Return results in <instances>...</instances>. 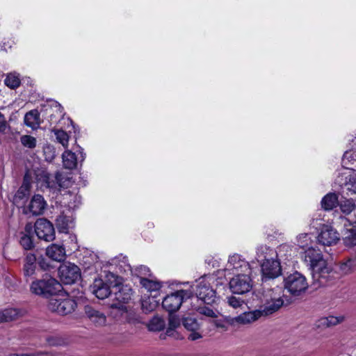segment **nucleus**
<instances>
[{"mask_svg": "<svg viewBox=\"0 0 356 356\" xmlns=\"http://www.w3.org/2000/svg\"><path fill=\"white\" fill-rule=\"evenodd\" d=\"M32 231H33L32 224L27 223L24 227V232H22L21 234H27L31 235Z\"/></svg>", "mask_w": 356, "mask_h": 356, "instance_id": "4d7b16f0", "label": "nucleus"}, {"mask_svg": "<svg viewBox=\"0 0 356 356\" xmlns=\"http://www.w3.org/2000/svg\"><path fill=\"white\" fill-rule=\"evenodd\" d=\"M284 283L285 289L293 296L302 295L309 286L306 277L297 271L286 277Z\"/></svg>", "mask_w": 356, "mask_h": 356, "instance_id": "423d86ee", "label": "nucleus"}, {"mask_svg": "<svg viewBox=\"0 0 356 356\" xmlns=\"http://www.w3.org/2000/svg\"><path fill=\"white\" fill-rule=\"evenodd\" d=\"M229 286L234 293L243 294L252 289V280L248 275H237L230 280Z\"/></svg>", "mask_w": 356, "mask_h": 356, "instance_id": "4468645a", "label": "nucleus"}, {"mask_svg": "<svg viewBox=\"0 0 356 356\" xmlns=\"http://www.w3.org/2000/svg\"><path fill=\"white\" fill-rule=\"evenodd\" d=\"M60 281L64 284H72L81 279L80 268H58Z\"/></svg>", "mask_w": 356, "mask_h": 356, "instance_id": "aec40b11", "label": "nucleus"}, {"mask_svg": "<svg viewBox=\"0 0 356 356\" xmlns=\"http://www.w3.org/2000/svg\"><path fill=\"white\" fill-rule=\"evenodd\" d=\"M228 264L233 267L250 266L249 262L246 261L242 255L236 253L233 254L229 257Z\"/></svg>", "mask_w": 356, "mask_h": 356, "instance_id": "72a5a7b5", "label": "nucleus"}, {"mask_svg": "<svg viewBox=\"0 0 356 356\" xmlns=\"http://www.w3.org/2000/svg\"><path fill=\"white\" fill-rule=\"evenodd\" d=\"M297 244L302 248L308 247L312 244V238L309 234H301L297 236Z\"/></svg>", "mask_w": 356, "mask_h": 356, "instance_id": "37998d69", "label": "nucleus"}, {"mask_svg": "<svg viewBox=\"0 0 356 356\" xmlns=\"http://www.w3.org/2000/svg\"><path fill=\"white\" fill-rule=\"evenodd\" d=\"M140 283L147 292L159 291L162 287V283L158 280H152L147 278H140Z\"/></svg>", "mask_w": 356, "mask_h": 356, "instance_id": "2f4dec72", "label": "nucleus"}, {"mask_svg": "<svg viewBox=\"0 0 356 356\" xmlns=\"http://www.w3.org/2000/svg\"><path fill=\"white\" fill-rule=\"evenodd\" d=\"M343 265L344 267H356V256L348 258Z\"/></svg>", "mask_w": 356, "mask_h": 356, "instance_id": "864d4df0", "label": "nucleus"}, {"mask_svg": "<svg viewBox=\"0 0 356 356\" xmlns=\"http://www.w3.org/2000/svg\"><path fill=\"white\" fill-rule=\"evenodd\" d=\"M56 226L60 233L67 234L74 226L72 212L68 210L67 213H60L56 220Z\"/></svg>", "mask_w": 356, "mask_h": 356, "instance_id": "a211bd4d", "label": "nucleus"}, {"mask_svg": "<svg viewBox=\"0 0 356 356\" xmlns=\"http://www.w3.org/2000/svg\"><path fill=\"white\" fill-rule=\"evenodd\" d=\"M30 289L33 293L49 299L57 293L61 292L63 286L54 278L45 276L42 279L33 281L31 284Z\"/></svg>", "mask_w": 356, "mask_h": 356, "instance_id": "f03ea898", "label": "nucleus"}, {"mask_svg": "<svg viewBox=\"0 0 356 356\" xmlns=\"http://www.w3.org/2000/svg\"><path fill=\"white\" fill-rule=\"evenodd\" d=\"M195 310L198 312L200 314L204 315L208 317L215 318L217 316L216 312L210 307L206 306H195L193 305Z\"/></svg>", "mask_w": 356, "mask_h": 356, "instance_id": "c03bdc74", "label": "nucleus"}, {"mask_svg": "<svg viewBox=\"0 0 356 356\" xmlns=\"http://www.w3.org/2000/svg\"><path fill=\"white\" fill-rule=\"evenodd\" d=\"M114 306L116 307V312L120 314L122 321L131 323L139 322V316L135 310L124 305H114Z\"/></svg>", "mask_w": 356, "mask_h": 356, "instance_id": "412c9836", "label": "nucleus"}, {"mask_svg": "<svg viewBox=\"0 0 356 356\" xmlns=\"http://www.w3.org/2000/svg\"><path fill=\"white\" fill-rule=\"evenodd\" d=\"M193 297L191 290H178L167 295L163 300L162 306L170 313L177 311L181 304Z\"/></svg>", "mask_w": 356, "mask_h": 356, "instance_id": "0eeeda50", "label": "nucleus"}, {"mask_svg": "<svg viewBox=\"0 0 356 356\" xmlns=\"http://www.w3.org/2000/svg\"><path fill=\"white\" fill-rule=\"evenodd\" d=\"M106 265L115 266L116 267H126V266L130 267V264L129 263L127 257L122 254L111 259L107 262Z\"/></svg>", "mask_w": 356, "mask_h": 356, "instance_id": "e433bc0d", "label": "nucleus"}, {"mask_svg": "<svg viewBox=\"0 0 356 356\" xmlns=\"http://www.w3.org/2000/svg\"><path fill=\"white\" fill-rule=\"evenodd\" d=\"M321 207L325 211H331L339 204V197L335 193H328L321 200Z\"/></svg>", "mask_w": 356, "mask_h": 356, "instance_id": "bb28decb", "label": "nucleus"}, {"mask_svg": "<svg viewBox=\"0 0 356 356\" xmlns=\"http://www.w3.org/2000/svg\"><path fill=\"white\" fill-rule=\"evenodd\" d=\"M304 264L309 267H326L327 263L320 250L309 248L302 254Z\"/></svg>", "mask_w": 356, "mask_h": 356, "instance_id": "1a4fd4ad", "label": "nucleus"}, {"mask_svg": "<svg viewBox=\"0 0 356 356\" xmlns=\"http://www.w3.org/2000/svg\"><path fill=\"white\" fill-rule=\"evenodd\" d=\"M36 257L35 254L29 253L27 254L25 258V267L31 266L36 262Z\"/></svg>", "mask_w": 356, "mask_h": 356, "instance_id": "3c124183", "label": "nucleus"}, {"mask_svg": "<svg viewBox=\"0 0 356 356\" xmlns=\"http://www.w3.org/2000/svg\"><path fill=\"white\" fill-rule=\"evenodd\" d=\"M35 232L37 236L45 241H51L55 239V229L52 223L45 218H39L34 225Z\"/></svg>", "mask_w": 356, "mask_h": 356, "instance_id": "9b49d317", "label": "nucleus"}, {"mask_svg": "<svg viewBox=\"0 0 356 356\" xmlns=\"http://www.w3.org/2000/svg\"><path fill=\"white\" fill-rule=\"evenodd\" d=\"M293 248L289 245H282L278 252L266 245H260L257 249V261L261 267H288L294 266L292 259Z\"/></svg>", "mask_w": 356, "mask_h": 356, "instance_id": "f257e3e1", "label": "nucleus"}, {"mask_svg": "<svg viewBox=\"0 0 356 356\" xmlns=\"http://www.w3.org/2000/svg\"><path fill=\"white\" fill-rule=\"evenodd\" d=\"M165 325V321L163 318L159 316H154L148 323V328L150 331L157 332L163 330Z\"/></svg>", "mask_w": 356, "mask_h": 356, "instance_id": "4c0bfd02", "label": "nucleus"}, {"mask_svg": "<svg viewBox=\"0 0 356 356\" xmlns=\"http://www.w3.org/2000/svg\"><path fill=\"white\" fill-rule=\"evenodd\" d=\"M24 123L33 129H36L40 126V114L38 111L32 110L24 116Z\"/></svg>", "mask_w": 356, "mask_h": 356, "instance_id": "c85d7f7f", "label": "nucleus"}, {"mask_svg": "<svg viewBox=\"0 0 356 356\" xmlns=\"http://www.w3.org/2000/svg\"><path fill=\"white\" fill-rule=\"evenodd\" d=\"M69 207L72 208V206L69 205ZM73 207H76V205H74Z\"/></svg>", "mask_w": 356, "mask_h": 356, "instance_id": "69168bd1", "label": "nucleus"}, {"mask_svg": "<svg viewBox=\"0 0 356 356\" xmlns=\"http://www.w3.org/2000/svg\"><path fill=\"white\" fill-rule=\"evenodd\" d=\"M318 242L327 246L336 245L340 240L339 233L330 225H323L317 236Z\"/></svg>", "mask_w": 356, "mask_h": 356, "instance_id": "f8f14e48", "label": "nucleus"}, {"mask_svg": "<svg viewBox=\"0 0 356 356\" xmlns=\"http://www.w3.org/2000/svg\"><path fill=\"white\" fill-rule=\"evenodd\" d=\"M47 341L50 346H60L63 343V340L57 336H51L47 337Z\"/></svg>", "mask_w": 356, "mask_h": 356, "instance_id": "8fccbe9b", "label": "nucleus"}, {"mask_svg": "<svg viewBox=\"0 0 356 356\" xmlns=\"http://www.w3.org/2000/svg\"><path fill=\"white\" fill-rule=\"evenodd\" d=\"M19 243L24 250H29L34 248V243L31 235L21 234Z\"/></svg>", "mask_w": 356, "mask_h": 356, "instance_id": "ea45409f", "label": "nucleus"}, {"mask_svg": "<svg viewBox=\"0 0 356 356\" xmlns=\"http://www.w3.org/2000/svg\"><path fill=\"white\" fill-rule=\"evenodd\" d=\"M312 276L314 282L318 286H324L332 279H337L336 272L334 268H311Z\"/></svg>", "mask_w": 356, "mask_h": 356, "instance_id": "2eb2a0df", "label": "nucleus"}, {"mask_svg": "<svg viewBox=\"0 0 356 356\" xmlns=\"http://www.w3.org/2000/svg\"><path fill=\"white\" fill-rule=\"evenodd\" d=\"M29 189H30V184L26 180V175L24 177V182L22 185V186L19 188V190L17 192L16 197L22 198V197L26 196L29 194Z\"/></svg>", "mask_w": 356, "mask_h": 356, "instance_id": "de8ad7c7", "label": "nucleus"}, {"mask_svg": "<svg viewBox=\"0 0 356 356\" xmlns=\"http://www.w3.org/2000/svg\"><path fill=\"white\" fill-rule=\"evenodd\" d=\"M20 143L25 148L33 149L37 145V140L31 135H22L20 137Z\"/></svg>", "mask_w": 356, "mask_h": 356, "instance_id": "58836bf2", "label": "nucleus"}, {"mask_svg": "<svg viewBox=\"0 0 356 356\" xmlns=\"http://www.w3.org/2000/svg\"><path fill=\"white\" fill-rule=\"evenodd\" d=\"M84 312L86 316L95 326L102 327L106 324V315L103 312L95 309L92 306H85Z\"/></svg>", "mask_w": 356, "mask_h": 356, "instance_id": "6ab92c4d", "label": "nucleus"}, {"mask_svg": "<svg viewBox=\"0 0 356 356\" xmlns=\"http://www.w3.org/2000/svg\"><path fill=\"white\" fill-rule=\"evenodd\" d=\"M179 325V319L177 316L171 315L169 318L168 327L167 329L166 334L168 336L172 335V331Z\"/></svg>", "mask_w": 356, "mask_h": 356, "instance_id": "a18cd8bd", "label": "nucleus"}, {"mask_svg": "<svg viewBox=\"0 0 356 356\" xmlns=\"http://www.w3.org/2000/svg\"><path fill=\"white\" fill-rule=\"evenodd\" d=\"M47 206L43 197L40 195H35L29 205L30 212L34 216L41 215Z\"/></svg>", "mask_w": 356, "mask_h": 356, "instance_id": "b1692460", "label": "nucleus"}, {"mask_svg": "<svg viewBox=\"0 0 356 356\" xmlns=\"http://www.w3.org/2000/svg\"><path fill=\"white\" fill-rule=\"evenodd\" d=\"M86 159L83 149L79 145L72 148V150L66 149L62 154V162L66 169L72 170L76 168L78 163H82Z\"/></svg>", "mask_w": 356, "mask_h": 356, "instance_id": "6e6552de", "label": "nucleus"}, {"mask_svg": "<svg viewBox=\"0 0 356 356\" xmlns=\"http://www.w3.org/2000/svg\"><path fill=\"white\" fill-rule=\"evenodd\" d=\"M356 162V153L353 150L346 151L342 157L343 170L352 169L349 165Z\"/></svg>", "mask_w": 356, "mask_h": 356, "instance_id": "c9c22d12", "label": "nucleus"}, {"mask_svg": "<svg viewBox=\"0 0 356 356\" xmlns=\"http://www.w3.org/2000/svg\"><path fill=\"white\" fill-rule=\"evenodd\" d=\"M262 304L258 308L262 317L277 312L284 305V300L275 290H268L263 295Z\"/></svg>", "mask_w": 356, "mask_h": 356, "instance_id": "39448f33", "label": "nucleus"}, {"mask_svg": "<svg viewBox=\"0 0 356 356\" xmlns=\"http://www.w3.org/2000/svg\"><path fill=\"white\" fill-rule=\"evenodd\" d=\"M11 356H52V355L46 352H37L31 353L14 354Z\"/></svg>", "mask_w": 356, "mask_h": 356, "instance_id": "603ef678", "label": "nucleus"}, {"mask_svg": "<svg viewBox=\"0 0 356 356\" xmlns=\"http://www.w3.org/2000/svg\"><path fill=\"white\" fill-rule=\"evenodd\" d=\"M4 83L10 88L15 89L19 86L20 79L17 74L10 73L7 75Z\"/></svg>", "mask_w": 356, "mask_h": 356, "instance_id": "a19ab883", "label": "nucleus"}, {"mask_svg": "<svg viewBox=\"0 0 356 356\" xmlns=\"http://www.w3.org/2000/svg\"><path fill=\"white\" fill-rule=\"evenodd\" d=\"M91 255H92L93 257H95V258H96V259H97V256H96L95 254H91Z\"/></svg>", "mask_w": 356, "mask_h": 356, "instance_id": "e2e57ef3", "label": "nucleus"}, {"mask_svg": "<svg viewBox=\"0 0 356 356\" xmlns=\"http://www.w3.org/2000/svg\"><path fill=\"white\" fill-rule=\"evenodd\" d=\"M188 338L191 341H195L202 338V335L198 332H197V330H195L191 331V332L188 334Z\"/></svg>", "mask_w": 356, "mask_h": 356, "instance_id": "6e6d98bb", "label": "nucleus"}, {"mask_svg": "<svg viewBox=\"0 0 356 356\" xmlns=\"http://www.w3.org/2000/svg\"><path fill=\"white\" fill-rule=\"evenodd\" d=\"M343 240L346 246L356 245V221L344 225Z\"/></svg>", "mask_w": 356, "mask_h": 356, "instance_id": "5701e85b", "label": "nucleus"}, {"mask_svg": "<svg viewBox=\"0 0 356 356\" xmlns=\"http://www.w3.org/2000/svg\"><path fill=\"white\" fill-rule=\"evenodd\" d=\"M262 282L274 280L282 275V268H261Z\"/></svg>", "mask_w": 356, "mask_h": 356, "instance_id": "7c9ffc66", "label": "nucleus"}, {"mask_svg": "<svg viewBox=\"0 0 356 356\" xmlns=\"http://www.w3.org/2000/svg\"><path fill=\"white\" fill-rule=\"evenodd\" d=\"M85 264L90 265L91 264H90V261H85Z\"/></svg>", "mask_w": 356, "mask_h": 356, "instance_id": "680f3d73", "label": "nucleus"}, {"mask_svg": "<svg viewBox=\"0 0 356 356\" xmlns=\"http://www.w3.org/2000/svg\"><path fill=\"white\" fill-rule=\"evenodd\" d=\"M7 128V122L4 115L0 112V133H3Z\"/></svg>", "mask_w": 356, "mask_h": 356, "instance_id": "5fc2aeb1", "label": "nucleus"}, {"mask_svg": "<svg viewBox=\"0 0 356 356\" xmlns=\"http://www.w3.org/2000/svg\"><path fill=\"white\" fill-rule=\"evenodd\" d=\"M42 178L44 185L47 188L56 189L60 188H67L71 183L70 179L64 176L60 172H57L55 175V181L51 179L50 176L43 172Z\"/></svg>", "mask_w": 356, "mask_h": 356, "instance_id": "dca6fc26", "label": "nucleus"}, {"mask_svg": "<svg viewBox=\"0 0 356 356\" xmlns=\"http://www.w3.org/2000/svg\"><path fill=\"white\" fill-rule=\"evenodd\" d=\"M34 268H26V270L24 272L25 275H28L33 273Z\"/></svg>", "mask_w": 356, "mask_h": 356, "instance_id": "bf43d9fd", "label": "nucleus"}, {"mask_svg": "<svg viewBox=\"0 0 356 356\" xmlns=\"http://www.w3.org/2000/svg\"><path fill=\"white\" fill-rule=\"evenodd\" d=\"M344 320H345V317L341 315L337 316H329L327 317H322L320 319H318V321L316 323V325L318 327H329L337 325L343 322Z\"/></svg>", "mask_w": 356, "mask_h": 356, "instance_id": "cd10ccee", "label": "nucleus"}, {"mask_svg": "<svg viewBox=\"0 0 356 356\" xmlns=\"http://www.w3.org/2000/svg\"><path fill=\"white\" fill-rule=\"evenodd\" d=\"M67 120H68L71 124L72 123V120H71L67 119Z\"/></svg>", "mask_w": 356, "mask_h": 356, "instance_id": "0e129e2a", "label": "nucleus"}, {"mask_svg": "<svg viewBox=\"0 0 356 356\" xmlns=\"http://www.w3.org/2000/svg\"><path fill=\"white\" fill-rule=\"evenodd\" d=\"M183 325L186 329L190 331L199 330L200 325L197 321L191 317L184 318L182 321Z\"/></svg>", "mask_w": 356, "mask_h": 356, "instance_id": "79ce46f5", "label": "nucleus"}, {"mask_svg": "<svg viewBox=\"0 0 356 356\" xmlns=\"http://www.w3.org/2000/svg\"><path fill=\"white\" fill-rule=\"evenodd\" d=\"M43 152L47 161H52L56 156V150L54 146L47 145L43 148Z\"/></svg>", "mask_w": 356, "mask_h": 356, "instance_id": "49530a36", "label": "nucleus"}, {"mask_svg": "<svg viewBox=\"0 0 356 356\" xmlns=\"http://www.w3.org/2000/svg\"><path fill=\"white\" fill-rule=\"evenodd\" d=\"M76 307L75 301L69 298L63 291L51 297L47 304V308L49 311L62 316L71 314Z\"/></svg>", "mask_w": 356, "mask_h": 356, "instance_id": "20e7f679", "label": "nucleus"}, {"mask_svg": "<svg viewBox=\"0 0 356 356\" xmlns=\"http://www.w3.org/2000/svg\"><path fill=\"white\" fill-rule=\"evenodd\" d=\"M72 267H74V268H76L77 266L76 265H73Z\"/></svg>", "mask_w": 356, "mask_h": 356, "instance_id": "338daca9", "label": "nucleus"}, {"mask_svg": "<svg viewBox=\"0 0 356 356\" xmlns=\"http://www.w3.org/2000/svg\"><path fill=\"white\" fill-rule=\"evenodd\" d=\"M337 181L348 191V195L356 194V170L353 169L343 170L339 173Z\"/></svg>", "mask_w": 356, "mask_h": 356, "instance_id": "ddd939ff", "label": "nucleus"}, {"mask_svg": "<svg viewBox=\"0 0 356 356\" xmlns=\"http://www.w3.org/2000/svg\"><path fill=\"white\" fill-rule=\"evenodd\" d=\"M215 266H219V264H218V261H213V264H212V266H213V267H215Z\"/></svg>", "mask_w": 356, "mask_h": 356, "instance_id": "052dcab7", "label": "nucleus"}, {"mask_svg": "<svg viewBox=\"0 0 356 356\" xmlns=\"http://www.w3.org/2000/svg\"><path fill=\"white\" fill-rule=\"evenodd\" d=\"M261 317H262V316L259 309H257L251 312H243L236 316L234 318V321L239 324L247 325L256 321Z\"/></svg>", "mask_w": 356, "mask_h": 356, "instance_id": "393cba45", "label": "nucleus"}, {"mask_svg": "<svg viewBox=\"0 0 356 356\" xmlns=\"http://www.w3.org/2000/svg\"><path fill=\"white\" fill-rule=\"evenodd\" d=\"M46 255L52 260L62 262L66 258L65 249L63 245L53 243L47 248Z\"/></svg>", "mask_w": 356, "mask_h": 356, "instance_id": "4be33fe9", "label": "nucleus"}, {"mask_svg": "<svg viewBox=\"0 0 356 356\" xmlns=\"http://www.w3.org/2000/svg\"><path fill=\"white\" fill-rule=\"evenodd\" d=\"M25 312L20 309L17 308H8L0 311V321L8 322L16 320L22 316Z\"/></svg>", "mask_w": 356, "mask_h": 356, "instance_id": "a878e982", "label": "nucleus"}, {"mask_svg": "<svg viewBox=\"0 0 356 356\" xmlns=\"http://www.w3.org/2000/svg\"><path fill=\"white\" fill-rule=\"evenodd\" d=\"M142 309L145 313L151 312L157 307V302L154 296H144L141 301Z\"/></svg>", "mask_w": 356, "mask_h": 356, "instance_id": "f704fd0d", "label": "nucleus"}, {"mask_svg": "<svg viewBox=\"0 0 356 356\" xmlns=\"http://www.w3.org/2000/svg\"><path fill=\"white\" fill-rule=\"evenodd\" d=\"M341 212L344 215L353 214L356 217V204L353 199H345L339 202Z\"/></svg>", "mask_w": 356, "mask_h": 356, "instance_id": "c756f323", "label": "nucleus"}, {"mask_svg": "<svg viewBox=\"0 0 356 356\" xmlns=\"http://www.w3.org/2000/svg\"><path fill=\"white\" fill-rule=\"evenodd\" d=\"M55 107L57 108V111H59L60 114L62 115L63 113V108L60 104L57 102H55Z\"/></svg>", "mask_w": 356, "mask_h": 356, "instance_id": "13d9d810", "label": "nucleus"}, {"mask_svg": "<svg viewBox=\"0 0 356 356\" xmlns=\"http://www.w3.org/2000/svg\"><path fill=\"white\" fill-rule=\"evenodd\" d=\"M195 296L191 298L196 301H201L207 305H211L215 302L216 295V291L210 286L209 284L201 282L195 286Z\"/></svg>", "mask_w": 356, "mask_h": 356, "instance_id": "9d476101", "label": "nucleus"}, {"mask_svg": "<svg viewBox=\"0 0 356 356\" xmlns=\"http://www.w3.org/2000/svg\"><path fill=\"white\" fill-rule=\"evenodd\" d=\"M108 273L105 272V275ZM111 287L112 286L106 282V277H105V281L102 279H95L91 286V291L97 298L103 300L112 295Z\"/></svg>", "mask_w": 356, "mask_h": 356, "instance_id": "f3484780", "label": "nucleus"}, {"mask_svg": "<svg viewBox=\"0 0 356 356\" xmlns=\"http://www.w3.org/2000/svg\"><path fill=\"white\" fill-rule=\"evenodd\" d=\"M227 303L233 308L238 309L244 305V301L239 298L232 296L227 298Z\"/></svg>", "mask_w": 356, "mask_h": 356, "instance_id": "09e8293b", "label": "nucleus"}, {"mask_svg": "<svg viewBox=\"0 0 356 356\" xmlns=\"http://www.w3.org/2000/svg\"><path fill=\"white\" fill-rule=\"evenodd\" d=\"M51 131L54 134L56 141L65 149H67L70 138L67 133L60 129H54Z\"/></svg>", "mask_w": 356, "mask_h": 356, "instance_id": "473e14b6", "label": "nucleus"}, {"mask_svg": "<svg viewBox=\"0 0 356 356\" xmlns=\"http://www.w3.org/2000/svg\"><path fill=\"white\" fill-rule=\"evenodd\" d=\"M106 282H108L113 288H115L113 292L114 299L118 303H113L111 307L116 310L114 305H123L127 302L131 298L132 291L128 286L122 285L123 279L114 273H108L106 275Z\"/></svg>", "mask_w": 356, "mask_h": 356, "instance_id": "7ed1b4c3", "label": "nucleus"}]
</instances>
